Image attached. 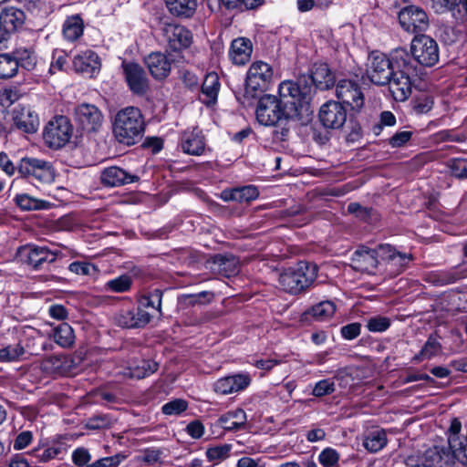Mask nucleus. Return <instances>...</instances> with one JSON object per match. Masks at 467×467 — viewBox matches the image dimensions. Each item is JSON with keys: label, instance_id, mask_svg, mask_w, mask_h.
I'll list each match as a JSON object with an SVG mask.
<instances>
[{"label": "nucleus", "instance_id": "obj_1", "mask_svg": "<svg viewBox=\"0 0 467 467\" xmlns=\"http://www.w3.org/2000/svg\"><path fill=\"white\" fill-rule=\"evenodd\" d=\"M299 83H301L299 81ZM303 84H294L293 80L283 81L279 85V98L265 95L260 98L256 108V119L265 126H274L283 119H300L305 108L300 99H309L310 89Z\"/></svg>", "mask_w": 467, "mask_h": 467}, {"label": "nucleus", "instance_id": "obj_2", "mask_svg": "<svg viewBox=\"0 0 467 467\" xmlns=\"http://www.w3.org/2000/svg\"><path fill=\"white\" fill-rule=\"evenodd\" d=\"M394 71L389 78V92L396 101H405L411 95L413 78L417 74V66L407 49L400 47L394 49Z\"/></svg>", "mask_w": 467, "mask_h": 467}, {"label": "nucleus", "instance_id": "obj_3", "mask_svg": "<svg viewBox=\"0 0 467 467\" xmlns=\"http://www.w3.org/2000/svg\"><path fill=\"white\" fill-rule=\"evenodd\" d=\"M318 266L311 262L300 261L284 269L278 278L279 286L285 292L296 296L306 292L316 281Z\"/></svg>", "mask_w": 467, "mask_h": 467}, {"label": "nucleus", "instance_id": "obj_4", "mask_svg": "<svg viewBox=\"0 0 467 467\" xmlns=\"http://www.w3.org/2000/svg\"><path fill=\"white\" fill-rule=\"evenodd\" d=\"M145 129L143 116L140 109L126 107L115 116L113 133L117 140L126 145H133L141 139Z\"/></svg>", "mask_w": 467, "mask_h": 467}, {"label": "nucleus", "instance_id": "obj_5", "mask_svg": "<svg viewBox=\"0 0 467 467\" xmlns=\"http://www.w3.org/2000/svg\"><path fill=\"white\" fill-rule=\"evenodd\" d=\"M455 462L453 453L445 445H433L423 452H413L404 458L407 467H451Z\"/></svg>", "mask_w": 467, "mask_h": 467}, {"label": "nucleus", "instance_id": "obj_6", "mask_svg": "<svg viewBox=\"0 0 467 467\" xmlns=\"http://www.w3.org/2000/svg\"><path fill=\"white\" fill-rule=\"evenodd\" d=\"M303 84L306 82V87L310 89L309 99H300L306 110L308 109V105L315 97L316 90H327L334 87L336 82L335 73L331 70L327 63L318 62L315 63L311 69L310 75H301L296 80L293 81L294 84Z\"/></svg>", "mask_w": 467, "mask_h": 467}, {"label": "nucleus", "instance_id": "obj_7", "mask_svg": "<svg viewBox=\"0 0 467 467\" xmlns=\"http://www.w3.org/2000/svg\"><path fill=\"white\" fill-rule=\"evenodd\" d=\"M272 80V67L264 61L254 62L246 74L244 97L247 99L258 98L268 89Z\"/></svg>", "mask_w": 467, "mask_h": 467}, {"label": "nucleus", "instance_id": "obj_8", "mask_svg": "<svg viewBox=\"0 0 467 467\" xmlns=\"http://www.w3.org/2000/svg\"><path fill=\"white\" fill-rule=\"evenodd\" d=\"M74 132V127L66 116L58 115L50 119L43 131L45 143L50 149H61L67 144Z\"/></svg>", "mask_w": 467, "mask_h": 467}, {"label": "nucleus", "instance_id": "obj_9", "mask_svg": "<svg viewBox=\"0 0 467 467\" xmlns=\"http://www.w3.org/2000/svg\"><path fill=\"white\" fill-rule=\"evenodd\" d=\"M410 55L414 64L432 67L439 61V47L431 36L419 34L411 41Z\"/></svg>", "mask_w": 467, "mask_h": 467}, {"label": "nucleus", "instance_id": "obj_10", "mask_svg": "<svg viewBox=\"0 0 467 467\" xmlns=\"http://www.w3.org/2000/svg\"><path fill=\"white\" fill-rule=\"evenodd\" d=\"M367 75L375 85L384 86L389 82L394 71V50L388 57L385 54L374 51L368 57Z\"/></svg>", "mask_w": 467, "mask_h": 467}, {"label": "nucleus", "instance_id": "obj_11", "mask_svg": "<svg viewBox=\"0 0 467 467\" xmlns=\"http://www.w3.org/2000/svg\"><path fill=\"white\" fill-rule=\"evenodd\" d=\"M167 48L173 52H180L192 43V34L185 26L173 23H163L160 28Z\"/></svg>", "mask_w": 467, "mask_h": 467}, {"label": "nucleus", "instance_id": "obj_12", "mask_svg": "<svg viewBox=\"0 0 467 467\" xmlns=\"http://www.w3.org/2000/svg\"><path fill=\"white\" fill-rule=\"evenodd\" d=\"M378 253L380 261L385 264L386 271L392 275H397L403 272L413 259L411 254L399 252L389 244H379Z\"/></svg>", "mask_w": 467, "mask_h": 467}, {"label": "nucleus", "instance_id": "obj_13", "mask_svg": "<svg viewBox=\"0 0 467 467\" xmlns=\"http://www.w3.org/2000/svg\"><path fill=\"white\" fill-rule=\"evenodd\" d=\"M399 22L407 32L420 34L429 27V18L426 12L416 5H408L399 13Z\"/></svg>", "mask_w": 467, "mask_h": 467}, {"label": "nucleus", "instance_id": "obj_14", "mask_svg": "<svg viewBox=\"0 0 467 467\" xmlns=\"http://www.w3.org/2000/svg\"><path fill=\"white\" fill-rule=\"evenodd\" d=\"M153 317V313L138 306L120 309L116 313L114 320L115 323L122 328H143L150 322Z\"/></svg>", "mask_w": 467, "mask_h": 467}, {"label": "nucleus", "instance_id": "obj_15", "mask_svg": "<svg viewBox=\"0 0 467 467\" xmlns=\"http://www.w3.org/2000/svg\"><path fill=\"white\" fill-rule=\"evenodd\" d=\"M347 109L337 101L329 100L324 103L318 111V119L327 130H339L347 121Z\"/></svg>", "mask_w": 467, "mask_h": 467}, {"label": "nucleus", "instance_id": "obj_16", "mask_svg": "<svg viewBox=\"0 0 467 467\" xmlns=\"http://www.w3.org/2000/svg\"><path fill=\"white\" fill-rule=\"evenodd\" d=\"M336 96L343 106L359 110L364 105V95L360 86L354 80L341 79L336 86Z\"/></svg>", "mask_w": 467, "mask_h": 467}, {"label": "nucleus", "instance_id": "obj_17", "mask_svg": "<svg viewBox=\"0 0 467 467\" xmlns=\"http://www.w3.org/2000/svg\"><path fill=\"white\" fill-rule=\"evenodd\" d=\"M122 67L125 79L132 93L140 96L146 94L150 86L142 67L137 63H124Z\"/></svg>", "mask_w": 467, "mask_h": 467}, {"label": "nucleus", "instance_id": "obj_18", "mask_svg": "<svg viewBox=\"0 0 467 467\" xmlns=\"http://www.w3.org/2000/svg\"><path fill=\"white\" fill-rule=\"evenodd\" d=\"M380 263L378 247L370 249L361 246L353 253L351 257V266L353 269L368 274L375 273Z\"/></svg>", "mask_w": 467, "mask_h": 467}, {"label": "nucleus", "instance_id": "obj_19", "mask_svg": "<svg viewBox=\"0 0 467 467\" xmlns=\"http://www.w3.org/2000/svg\"><path fill=\"white\" fill-rule=\"evenodd\" d=\"M75 116L78 124L88 132L98 130L103 121L101 111L92 104L78 105L75 109Z\"/></svg>", "mask_w": 467, "mask_h": 467}, {"label": "nucleus", "instance_id": "obj_20", "mask_svg": "<svg viewBox=\"0 0 467 467\" xmlns=\"http://www.w3.org/2000/svg\"><path fill=\"white\" fill-rule=\"evenodd\" d=\"M251 383L247 374H234L217 379L213 384V390L220 395H229L246 389Z\"/></svg>", "mask_w": 467, "mask_h": 467}, {"label": "nucleus", "instance_id": "obj_21", "mask_svg": "<svg viewBox=\"0 0 467 467\" xmlns=\"http://www.w3.org/2000/svg\"><path fill=\"white\" fill-rule=\"evenodd\" d=\"M152 78L158 80L165 79L171 70V59L161 52H152L144 58Z\"/></svg>", "mask_w": 467, "mask_h": 467}, {"label": "nucleus", "instance_id": "obj_22", "mask_svg": "<svg viewBox=\"0 0 467 467\" xmlns=\"http://www.w3.org/2000/svg\"><path fill=\"white\" fill-rule=\"evenodd\" d=\"M139 176L130 174L125 170L111 166L104 169L100 174V181L103 185L109 187H117L139 181Z\"/></svg>", "mask_w": 467, "mask_h": 467}, {"label": "nucleus", "instance_id": "obj_23", "mask_svg": "<svg viewBox=\"0 0 467 467\" xmlns=\"http://www.w3.org/2000/svg\"><path fill=\"white\" fill-rule=\"evenodd\" d=\"M73 67L76 71L92 78L100 70V60L94 51L86 50L74 57Z\"/></svg>", "mask_w": 467, "mask_h": 467}, {"label": "nucleus", "instance_id": "obj_24", "mask_svg": "<svg viewBox=\"0 0 467 467\" xmlns=\"http://www.w3.org/2000/svg\"><path fill=\"white\" fill-rule=\"evenodd\" d=\"M74 367V362L67 355H54L44 358L40 368L48 374L64 375L68 373Z\"/></svg>", "mask_w": 467, "mask_h": 467}, {"label": "nucleus", "instance_id": "obj_25", "mask_svg": "<svg viewBox=\"0 0 467 467\" xmlns=\"http://www.w3.org/2000/svg\"><path fill=\"white\" fill-rule=\"evenodd\" d=\"M252 52L251 40L246 37H238L232 41L229 57L234 64L243 66L250 60Z\"/></svg>", "mask_w": 467, "mask_h": 467}, {"label": "nucleus", "instance_id": "obj_26", "mask_svg": "<svg viewBox=\"0 0 467 467\" xmlns=\"http://www.w3.org/2000/svg\"><path fill=\"white\" fill-rule=\"evenodd\" d=\"M181 145L183 152L199 156L204 151V137L198 129L186 130L182 135Z\"/></svg>", "mask_w": 467, "mask_h": 467}, {"label": "nucleus", "instance_id": "obj_27", "mask_svg": "<svg viewBox=\"0 0 467 467\" xmlns=\"http://www.w3.org/2000/svg\"><path fill=\"white\" fill-rule=\"evenodd\" d=\"M26 14L21 9L7 7L1 12L0 26L6 32H15L20 28L26 21Z\"/></svg>", "mask_w": 467, "mask_h": 467}, {"label": "nucleus", "instance_id": "obj_28", "mask_svg": "<svg viewBox=\"0 0 467 467\" xmlns=\"http://www.w3.org/2000/svg\"><path fill=\"white\" fill-rule=\"evenodd\" d=\"M219 89L218 75L214 72L207 74L202 85V94L203 96V98H201L202 102L207 106L215 104Z\"/></svg>", "mask_w": 467, "mask_h": 467}, {"label": "nucleus", "instance_id": "obj_29", "mask_svg": "<svg viewBox=\"0 0 467 467\" xmlns=\"http://www.w3.org/2000/svg\"><path fill=\"white\" fill-rule=\"evenodd\" d=\"M246 413L242 409H237L222 415L218 421L226 431L244 430L246 426Z\"/></svg>", "mask_w": 467, "mask_h": 467}, {"label": "nucleus", "instance_id": "obj_30", "mask_svg": "<svg viewBox=\"0 0 467 467\" xmlns=\"http://www.w3.org/2000/svg\"><path fill=\"white\" fill-rule=\"evenodd\" d=\"M170 13L179 18L192 17L197 8V0H165Z\"/></svg>", "mask_w": 467, "mask_h": 467}, {"label": "nucleus", "instance_id": "obj_31", "mask_svg": "<svg viewBox=\"0 0 467 467\" xmlns=\"http://www.w3.org/2000/svg\"><path fill=\"white\" fill-rule=\"evenodd\" d=\"M57 255L46 246L31 244V268L34 270L43 269L50 263L56 261Z\"/></svg>", "mask_w": 467, "mask_h": 467}, {"label": "nucleus", "instance_id": "obj_32", "mask_svg": "<svg viewBox=\"0 0 467 467\" xmlns=\"http://www.w3.org/2000/svg\"><path fill=\"white\" fill-rule=\"evenodd\" d=\"M225 201H234L238 202H249L259 196L257 188L254 185H247L234 188L223 192Z\"/></svg>", "mask_w": 467, "mask_h": 467}, {"label": "nucleus", "instance_id": "obj_33", "mask_svg": "<svg viewBox=\"0 0 467 467\" xmlns=\"http://www.w3.org/2000/svg\"><path fill=\"white\" fill-rule=\"evenodd\" d=\"M31 176L40 182H51L54 180V171L49 162L31 159Z\"/></svg>", "mask_w": 467, "mask_h": 467}, {"label": "nucleus", "instance_id": "obj_34", "mask_svg": "<svg viewBox=\"0 0 467 467\" xmlns=\"http://www.w3.org/2000/svg\"><path fill=\"white\" fill-rule=\"evenodd\" d=\"M84 30L83 20L79 15L67 17L63 25V35L68 41L78 39Z\"/></svg>", "mask_w": 467, "mask_h": 467}, {"label": "nucleus", "instance_id": "obj_35", "mask_svg": "<svg viewBox=\"0 0 467 467\" xmlns=\"http://www.w3.org/2000/svg\"><path fill=\"white\" fill-rule=\"evenodd\" d=\"M54 341L62 348H70L75 342V333L68 323H61L53 329Z\"/></svg>", "mask_w": 467, "mask_h": 467}, {"label": "nucleus", "instance_id": "obj_36", "mask_svg": "<svg viewBox=\"0 0 467 467\" xmlns=\"http://www.w3.org/2000/svg\"><path fill=\"white\" fill-rule=\"evenodd\" d=\"M387 444V434L383 430L369 431L363 441V446L369 452H378Z\"/></svg>", "mask_w": 467, "mask_h": 467}, {"label": "nucleus", "instance_id": "obj_37", "mask_svg": "<svg viewBox=\"0 0 467 467\" xmlns=\"http://www.w3.org/2000/svg\"><path fill=\"white\" fill-rule=\"evenodd\" d=\"M19 68L18 61L9 54H0V79L15 77Z\"/></svg>", "mask_w": 467, "mask_h": 467}, {"label": "nucleus", "instance_id": "obj_38", "mask_svg": "<svg viewBox=\"0 0 467 467\" xmlns=\"http://www.w3.org/2000/svg\"><path fill=\"white\" fill-rule=\"evenodd\" d=\"M162 291L159 288H156L150 292L146 296H142L140 302L139 306H141L143 309L150 307L153 311L157 312L159 316H161V300H162Z\"/></svg>", "mask_w": 467, "mask_h": 467}, {"label": "nucleus", "instance_id": "obj_39", "mask_svg": "<svg viewBox=\"0 0 467 467\" xmlns=\"http://www.w3.org/2000/svg\"><path fill=\"white\" fill-rule=\"evenodd\" d=\"M159 364L154 360L142 359L139 364L130 368L131 378L138 379L146 378L157 371Z\"/></svg>", "mask_w": 467, "mask_h": 467}, {"label": "nucleus", "instance_id": "obj_40", "mask_svg": "<svg viewBox=\"0 0 467 467\" xmlns=\"http://www.w3.org/2000/svg\"><path fill=\"white\" fill-rule=\"evenodd\" d=\"M336 311V306L332 301H322L313 306L307 312L317 321H323L332 317Z\"/></svg>", "mask_w": 467, "mask_h": 467}, {"label": "nucleus", "instance_id": "obj_41", "mask_svg": "<svg viewBox=\"0 0 467 467\" xmlns=\"http://www.w3.org/2000/svg\"><path fill=\"white\" fill-rule=\"evenodd\" d=\"M433 283L436 285H446L450 284H453L460 279L467 277V268L464 270H450L440 272L433 275Z\"/></svg>", "mask_w": 467, "mask_h": 467}, {"label": "nucleus", "instance_id": "obj_42", "mask_svg": "<svg viewBox=\"0 0 467 467\" xmlns=\"http://www.w3.org/2000/svg\"><path fill=\"white\" fill-rule=\"evenodd\" d=\"M213 299V293L202 291L197 294H183L180 296L179 302L184 306H193L210 303Z\"/></svg>", "mask_w": 467, "mask_h": 467}, {"label": "nucleus", "instance_id": "obj_43", "mask_svg": "<svg viewBox=\"0 0 467 467\" xmlns=\"http://www.w3.org/2000/svg\"><path fill=\"white\" fill-rule=\"evenodd\" d=\"M441 351V345L438 341L437 337L435 335H431L424 346L422 347L419 355L415 356V360H422V359H430L432 357L436 356L438 353Z\"/></svg>", "mask_w": 467, "mask_h": 467}, {"label": "nucleus", "instance_id": "obj_44", "mask_svg": "<svg viewBox=\"0 0 467 467\" xmlns=\"http://www.w3.org/2000/svg\"><path fill=\"white\" fill-rule=\"evenodd\" d=\"M452 176L457 179H467V159L454 158L450 159L446 162Z\"/></svg>", "mask_w": 467, "mask_h": 467}, {"label": "nucleus", "instance_id": "obj_45", "mask_svg": "<svg viewBox=\"0 0 467 467\" xmlns=\"http://www.w3.org/2000/svg\"><path fill=\"white\" fill-rule=\"evenodd\" d=\"M132 281L128 275H122L106 283V288L115 293H123L131 286Z\"/></svg>", "mask_w": 467, "mask_h": 467}, {"label": "nucleus", "instance_id": "obj_46", "mask_svg": "<svg viewBox=\"0 0 467 467\" xmlns=\"http://www.w3.org/2000/svg\"><path fill=\"white\" fill-rule=\"evenodd\" d=\"M390 326V319L387 317L376 316L367 321V328L373 333H381L386 331Z\"/></svg>", "mask_w": 467, "mask_h": 467}, {"label": "nucleus", "instance_id": "obj_47", "mask_svg": "<svg viewBox=\"0 0 467 467\" xmlns=\"http://www.w3.org/2000/svg\"><path fill=\"white\" fill-rule=\"evenodd\" d=\"M232 445L222 444L208 448L205 453L210 462L223 461L229 457Z\"/></svg>", "mask_w": 467, "mask_h": 467}, {"label": "nucleus", "instance_id": "obj_48", "mask_svg": "<svg viewBox=\"0 0 467 467\" xmlns=\"http://www.w3.org/2000/svg\"><path fill=\"white\" fill-rule=\"evenodd\" d=\"M126 458L127 455L120 452L113 456L100 458L91 462L88 467H118Z\"/></svg>", "mask_w": 467, "mask_h": 467}, {"label": "nucleus", "instance_id": "obj_49", "mask_svg": "<svg viewBox=\"0 0 467 467\" xmlns=\"http://www.w3.org/2000/svg\"><path fill=\"white\" fill-rule=\"evenodd\" d=\"M188 403L182 399H175L170 402L165 403L161 411L165 415H179L186 410Z\"/></svg>", "mask_w": 467, "mask_h": 467}, {"label": "nucleus", "instance_id": "obj_50", "mask_svg": "<svg viewBox=\"0 0 467 467\" xmlns=\"http://www.w3.org/2000/svg\"><path fill=\"white\" fill-rule=\"evenodd\" d=\"M50 12V6L45 0H31V15L35 18L44 22Z\"/></svg>", "mask_w": 467, "mask_h": 467}, {"label": "nucleus", "instance_id": "obj_51", "mask_svg": "<svg viewBox=\"0 0 467 467\" xmlns=\"http://www.w3.org/2000/svg\"><path fill=\"white\" fill-rule=\"evenodd\" d=\"M318 461L324 467H334L339 461V454L333 448H326L319 453Z\"/></svg>", "mask_w": 467, "mask_h": 467}, {"label": "nucleus", "instance_id": "obj_52", "mask_svg": "<svg viewBox=\"0 0 467 467\" xmlns=\"http://www.w3.org/2000/svg\"><path fill=\"white\" fill-rule=\"evenodd\" d=\"M113 420L107 414L94 415L87 420V427L90 430H98L110 427Z\"/></svg>", "mask_w": 467, "mask_h": 467}, {"label": "nucleus", "instance_id": "obj_53", "mask_svg": "<svg viewBox=\"0 0 467 467\" xmlns=\"http://www.w3.org/2000/svg\"><path fill=\"white\" fill-rule=\"evenodd\" d=\"M14 124L21 130L28 132L27 120L29 119V111L25 108H16L12 112Z\"/></svg>", "mask_w": 467, "mask_h": 467}, {"label": "nucleus", "instance_id": "obj_54", "mask_svg": "<svg viewBox=\"0 0 467 467\" xmlns=\"http://www.w3.org/2000/svg\"><path fill=\"white\" fill-rule=\"evenodd\" d=\"M24 352V348L20 345L0 348V362L16 360L19 358Z\"/></svg>", "mask_w": 467, "mask_h": 467}, {"label": "nucleus", "instance_id": "obj_55", "mask_svg": "<svg viewBox=\"0 0 467 467\" xmlns=\"http://www.w3.org/2000/svg\"><path fill=\"white\" fill-rule=\"evenodd\" d=\"M465 2L466 0H438L436 4L441 5L440 12L457 10L459 13L464 11L467 14Z\"/></svg>", "mask_w": 467, "mask_h": 467}, {"label": "nucleus", "instance_id": "obj_56", "mask_svg": "<svg viewBox=\"0 0 467 467\" xmlns=\"http://www.w3.org/2000/svg\"><path fill=\"white\" fill-rule=\"evenodd\" d=\"M335 391V384L329 379H322L316 383L312 394L315 397H323Z\"/></svg>", "mask_w": 467, "mask_h": 467}, {"label": "nucleus", "instance_id": "obj_57", "mask_svg": "<svg viewBox=\"0 0 467 467\" xmlns=\"http://www.w3.org/2000/svg\"><path fill=\"white\" fill-rule=\"evenodd\" d=\"M90 460H91V455H90L89 451H88V449H86V448H83V447L77 448L72 453V461L78 467H82V466L88 467V465L90 464L89 463Z\"/></svg>", "mask_w": 467, "mask_h": 467}, {"label": "nucleus", "instance_id": "obj_58", "mask_svg": "<svg viewBox=\"0 0 467 467\" xmlns=\"http://www.w3.org/2000/svg\"><path fill=\"white\" fill-rule=\"evenodd\" d=\"M68 269L76 275H89L96 271L94 265L87 262H73L69 265Z\"/></svg>", "mask_w": 467, "mask_h": 467}, {"label": "nucleus", "instance_id": "obj_59", "mask_svg": "<svg viewBox=\"0 0 467 467\" xmlns=\"http://www.w3.org/2000/svg\"><path fill=\"white\" fill-rule=\"evenodd\" d=\"M412 136V132L409 130L398 131L389 140V144L392 148H400L404 146Z\"/></svg>", "mask_w": 467, "mask_h": 467}, {"label": "nucleus", "instance_id": "obj_60", "mask_svg": "<svg viewBox=\"0 0 467 467\" xmlns=\"http://www.w3.org/2000/svg\"><path fill=\"white\" fill-rule=\"evenodd\" d=\"M361 325L358 322H354L343 326L341 327V335L345 339L352 340L360 335Z\"/></svg>", "mask_w": 467, "mask_h": 467}, {"label": "nucleus", "instance_id": "obj_61", "mask_svg": "<svg viewBox=\"0 0 467 467\" xmlns=\"http://www.w3.org/2000/svg\"><path fill=\"white\" fill-rule=\"evenodd\" d=\"M33 347L35 352L33 353L36 356L40 355V350L48 351L53 348V342L50 338L39 336L34 338Z\"/></svg>", "mask_w": 467, "mask_h": 467}, {"label": "nucleus", "instance_id": "obj_62", "mask_svg": "<svg viewBox=\"0 0 467 467\" xmlns=\"http://www.w3.org/2000/svg\"><path fill=\"white\" fill-rule=\"evenodd\" d=\"M58 453L59 449L51 447L44 450L42 453L39 451H31V457L37 458L40 462H47L55 458Z\"/></svg>", "mask_w": 467, "mask_h": 467}, {"label": "nucleus", "instance_id": "obj_63", "mask_svg": "<svg viewBox=\"0 0 467 467\" xmlns=\"http://www.w3.org/2000/svg\"><path fill=\"white\" fill-rule=\"evenodd\" d=\"M186 431L192 438L200 439L203 435L204 427L201 421L193 420L187 425Z\"/></svg>", "mask_w": 467, "mask_h": 467}, {"label": "nucleus", "instance_id": "obj_64", "mask_svg": "<svg viewBox=\"0 0 467 467\" xmlns=\"http://www.w3.org/2000/svg\"><path fill=\"white\" fill-rule=\"evenodd\" d=\"M49 315L57 320H64L67 317V310L62 305H52L48 309Z\"/></svg>", "mask_w": 467, "mask_h": 467}]
</instances>
